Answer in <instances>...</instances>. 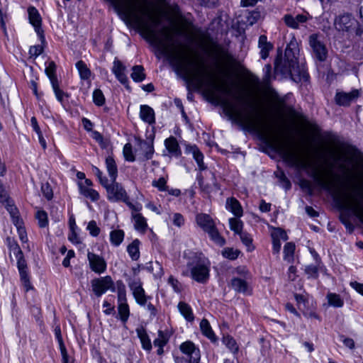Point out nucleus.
Segmentation results:
<instances>
[{
    "mask_svg": "<svg viewBox=\"0 0 363 363\" xmlns=\"http://www.w3.org/2000/svg\"><path fill=\"white\" fill-rule=\"evenodd\" d=\"M223 105L225 115L230 120L247 129L259 132L262 139L279 152L284 160L290 165L296 167H306V163L294 147L284 141L274 129L263 123L259 113L252 104L250 103V105L253 108L255 114H244L227 101H224Z\"/></svg>",
    "mask_w": 363,
    "mask_h": 363,
    "instance_id": "obj_1",
    "label": "nucleus"
},
{
    "mask_svg": "<svg viewBox=\"0 0 363 363\" xmlns=\"http://www.w3.org/2000/svg\"><path fill=\"white\" fill-rule=\"evenodd\" d=\"M186 266L193 280L200 284H206L208 281L211 262L202 254H195L194 259L188 262Z\"/></svg>",
    "mask_w": 363,
    "mask_h": 363,
    "instance_id": "obj_2",
    "label": "nucleus"
},
{
    "mask_svg": "<svg viewBox=\"0 0 363 363\" xmlns=\"http://www.w3.org/2000/svg\"><path fill=\"white\" fill-rule=\"evenodd\" d=\"M274 69L276 72H279L284 76L289 75L291 79L296 82L301 81L306 82L308 80L309 75L303 67L298 65V62L294 65L282 64L281 55H278L274 61Z\"/></svg>",
    "mask_w": 363,
    "mask_h": 363,
    "instance_id": "obj_3",
    "label": "nucleus"
},
{
    "mask_svg": "<svg viewBox=\"0 0 363 363\" xmlns=\"http://www.w3.org/2000/svg\"><path fill=\"white\" fill-rule=\"evenodd\" d=\"M91 288L96 297L101 296L108 290L112 292L116 291L114 281L111 276H106L99 278H95L91 280Z\"/></svg>",
    "mask_w": 363,
    "mask_h": 363,
    "instance_id": "obj_4",
    "label": "nucleus"
},
{
    "mask_svg": "<svg viewBox=\"0 0 363 363\" xmlns=\"http://www.w3.org/2000/svg\"><path fill=\"white\" fill-rule=\"evenodd\" d=\"M104 187L106 189L107 198L110 201H122L126 202V200H128V196L125 190L121 184L116 182V180L111 182V184H108V182L107 185L104 186Z\"/></svg>",
    "mask_w": 363,
    "mask_h": 363,
    "instance_id": "obj_5",
    "label": "nucleus"
},
{
    "mask_svg": "<svg viewBox=\"0 0 363 363\" xmlns=\"http://www.w3.org/2000/svg\"><path fill=\"white\" fill-rule=\"evenodd\" d=\"M357 25L358 21L351 13L341 14L335 19V28L339 31L352 33Z\"/></svg>",
    "mask_w": 363,
    "mask_h": 363,
    "instance_id": "obj_6",
    "label": "nucleus"
},
{
    "mask_svg": "<svg viewBox=\"0 0 363 363\" xmlns=\"http://www.w3.org/2000/svg\"><path fill=\"white\" fill-rule=\"evenodd\" d=\"M322 36L318 34H312L309 36V45L315 58L323 62L327 57L328 50L324 44Z\"/></svg>",
    "mask_w": 363,
    "mask_h": 363,
    "instance_id": "obj_7",
    "label": "nucleus"
},
{
    "mask_svg": "<svg viewBox=\"0 0 363 363\" xmlns=\"http://www.w3.org/2000/svg\"><path fill=\"white\" fill-rule=\"evenodd\" d=\"M127 281L136 303L141 306H145L150 297L146 296L140 279L129 278Z\"/></svg>",
    "mask_w": 363,
    "mask_h": 363,
    "instance_id": "obj_8",
    "label": "nucleus"
},
{
    "mask_svg": "<svg viewBox=\"0 0 363 363\" xmlns=\"http://www.w3.org/2000/svg\"><path fill=\"white\" fill-rule=\"evenodd\" d=\"M340 200L344 208L352 211L363 222V206L356 197L342 194L340 196Z\"/></svg>",
    "mask_w": 363,
    "mask_h": 363,
    "instance_id": "obj_9",
    "label": "nucleus"
},
{
    "mask_svg": "<svg viewBox=\"0 0 363 363\" xmlns=\"http://www.w3.org/2000/svg\"><path fill=\"white\" fill-rule=\"evenodd\" d=\"M29 23L34 27L35 31L40 38L41 43H45V38L44 31L42 28V18L38 11L34 6H29L28 9Z\"/></svg>",
    "mask_w": 363,
    "mask_h": 363,
    "instance_id": "obj_10",
    "label": "nucleus"
},
{
    "mask_svg": "<svg viewBox=\"0 0 363 363\" xmlns=\"http://www.w3.org/2000/svg\"><path fill=\"white\" fill-rule=\"evenodd\" d=\"M359 89H353L350 92L337 91L335 96V101L339 106H348L355 101L360 96Z\"/></svg>",
    "mask_w": 363,
    "mask_h": 363,
    "instance_id": "obj_11",
    "label": "nucleus"
},
{
    "mask_svg": "<svg viewBox=\"0 0 363 363\" xmlns=\"http://www.w3.org/2000/svg\"><path fill=\"white\" fill-rule=\"evenodd\" d=\"M17 259V267L19 272L21 280L26 289V291L31 289L33 287L30 281V277L28 273L27 262L24 258L23 253L16 257Z\"/></svg>",
    "mask_w": 363,
    "mask_h": 363,
    "instance_id": "obj_12",
    "label": "nucleus"
},
{
    "mask_svg": "<svg viewBox=\"0 0 363 363\" xmlns=\"http://www.w3.org/2000/svg\"><path fill=\"white\" fill-rule=\"evenodd\" d=\"M181 352L186 355L188 361L201 360V352L199 347L191 341H186L179 346Z\"/></svg>",
    "mask_w": 363,
    "mask_h": 363,
    "instance_id": "obj_13",
    "label": "nucleus"
},
{
    "mask_svg": "<svg viewBox=\"0 0 363 363\" xmlns=\"http://www.w3.org/2000/svg\"><path fill=\"white\" fill-rule=\"evenodd\" d=\"M87 259L90 269L95 273L100 274L106 271V262L102 257L89 252Z\"/></svg>",
    "mask_w": 363,
    "mask_h": 363,
    "instance_id": "obj_14",
    "label": "nucleus"
},
{
    "mask_svg": "<svg viewBox=\"0 0 363 363\" xmlns=\"http://www.w3.org/2000/svg\"><path fill=\"white\" fill-rule=\"evenodd\" d=\"M298 44L296 41L291 40L286 46L284 52V60L282 64L291 65L293 67L296 62H298L297 55H298Z\"/></svg>",
    "mask_w": 363,
    "mask_h": 363,
    "instance_id": "obj_15",
    "label": "nucleus"
},
{
    "mask_svg": "<svg viewBox=\"0 0 363 363\" xmlns=\"http://www.w3.org/2000/svg\"><path fill=\"white\" fill-rule=\"evenodd\" d=\"M137 146L146 160H150L154 154L153 140H145L140 138L135 139Z\"/></svg>",
    "mask_w": 363,
    "mask_h": 363,
    "instance_id": "obj_16",
    "label": "nucleus"
},
{
    "mask_svg": "<svg viewBox=\"0 0 363 363\" xmlns=\"http://www.w3.org/2000/svg\"><path fill=\"white\" fill-rule=\"evenodd\" d=\"M196 224L205 232L209 231L216 225L211 216L206 213H198L196 216Z\"/></svg>",
    "mask_w": 363,
    "mask_h": 363,
    "instance_id": "obj_17",
    "label": "nucleus"
},
{
    "mask_svg": "<svg viewBox=\"0 0 363 363\" xmlns=\"http://www.w3.org/2000/svg\"><path fill=\"white\" fill-rule=\"evenodd\" d=\"M258 47L260 49L261 58L265 60L269 56V52L273 48V45L267 41V38L262 35L259 38Z\"/></svg>",
    "mask_w": 363,
    "mask_h": 363,
    "instance_id": "obj_18",
    "label": "nucleus"
},
{
    "mask_svg": "<svg viewBox=\"0 0 363 363\" xmlns=\"http://www.w3.org/2000/svg\"><path fill=\"white\" fill-rule=\"evenodd\" d=\"M140 116L143 121L150 125L155 122L154 110L147 105L140 106Z\"/></svg>",
    "mask_w": 363,
    "mask_h": 363,
    "instance_id": "obj_19",
    "label": "nucleus"
},
{
    "mask_svg": "<svg viewBox=\"0 0 363 363\" xmlns=\"http://www.w3.org/2000/svg\"><path fill=\"white\" fill-rule=\"evenodd\" d=\"M226 208L230 211L236 217L242 216V208L240 202L235 198H228L226 201Z\"/></svg>",
    "mask_w": 363,
    "mask_h": 363,
    "instance_id": "obj_20",
    "label": "nucleus"
},
{
    "mask_svg": "<svg viewBox=\"0 0 363 363\" xmlns=\"http://www.w3.org/2000/svg\"><path fill=\"white\" fill-rule=\"evenodd\" d=\"M231 287L238 293L250 294L249 286L246 281L240 278H233L230 281Z\"/></svg>",
    "mask_w": 363,
    "mask_h": 363,
    "instance_id": "obj_21",
    "label": "nucleus"
},
{
    "mask_svg": "<svg viewBox=\"0 0 363 363\" xmlns=\"http://www.w3.org/2000/svg\"><path fill=\"white\" fill-rule=\"evenodd\" d=\"M200 329L202 334L208 337L211 342H215L217 338L210 325L208 320L203 318L200 323Z\"/></svg>",
    "mask_w": 363,
    "mask_h": 363,
    "instance_id": "obj_22",
    "label": "nucleus"
},
{
    "mask_svg": "<svg viewBox=\"0 0 363 363\" xmlns=\"http://www.w3.org/2000/svg\"><path fill=\"white\" fill-rule=\"evenodd\" d=\"M106 167L110 177L111 182L116 180L118 177V168L113 157L108 156L106 158Z\"/></svg>",
    "mask_w": 363,
    "mask_h": 363,
    "instance_id": "obj_23",
    "label": "nucleus"
},
{
    "mask_svg": "<svg viewBox=\"0 0 363 363\" xmlns=\"http://www.w3.org/2000/svg\"><path fill=\"white\" fill-rule=\"evenodd\" d=\"M136 333L141 342L143 348L147 351H150L152 350V344L145 329L143 328H137Z\"/></svg>",
    "mask_w": 363,
    "mask_h": 363,
    "instance_id": "obj_24",
    "label": "nucleus"
},
{
    "mask_svg": "<svg viewBox=\"0 0 363 363\" xmlns=\"http://www.w3.org/2000/svg\"><path fill=\"white\" fill-rule=\"evenodd\" d=\"M177 307L180 313L187 321L191 322L194 320V316L191 308L189 304L185 302L180 301L178 303Z\"/></svg>",
    "mask_w": 363,
    "mask_h": 363,
    "instance_id": "obj_25",
    "label": "nucleus"
},
{
    "mask_svg": "<svg viewBox=\"0 0 363 363\" xmlns=\"http://www.w3.org/2000/svg\"><path fill=\"white\" fill-rule=\"evenodd\" d=\"M145 269L152 273L155 278H160L164 274L163 268L158 262H150L147 263Z\"/></svg>",
    "mask_w": 363,
    "mask_h": 363,
    "instance_id": "obj_26",
    "label": "nucleus"
},
{
    "mask_svg": "<svg viewBox=\"0 0 363 363\" xmlns=\"http://www.w3.org/2000/svg\"><path fill=\"white\" fill-rule=\"evenodd\" d=\"M330 156L331 158L333 159L335 162H342L340 165L339 168L342 170L346 171L350 174H351V171L347 168V167L345 164V162H350V160L346 157L345 154L344 155H337L335 152L332 151L330 152Z\"/></svg>",
    "mask_w": 363,
    "mask_h": 363,
    "instance_id": "obj_27",
    "label": "nucleus"
},
{
    "mask_svg": "<svg viewBox=\"0 0 363 363\" xmlns=\"http://www.w3.org/2000/svg\"><path fill=\"white\" fill-rule=\"evenodd\" d=\"M206 233L210 237L211 240L214 242L216 245L219 246H223L225 243V240L224 238L220 234L218 228L215 225L209 231H207Z\"/></svg>",
    "mask_w": 363,
    "mask_h": 363,
    "instance_id": "obj_28",
    "label": "nucleus"
},
{
    "mask_svg": "<svg viewBox=\"0 0 363 363\" xmlns=\"http://www.w3.org/2000/svg\"><path fill=\"white\" fill-rule=\"evenodd\" d=\"M79 188L81 194L91 199L93 201H97L99 199V193L94 189L84 186L82 183L79 184Z\"/></svg>",
    "mask_w": 363,
    "mask_h": 363,
    "instance_id": "obj_29",
    "label": "nucleus"
},
{
    "mask_svg": "<svg viewBox=\"0 0 363 363\" xmlns=\"http://www.w3.org/2000/svg\"><path fill=\"white\" fill-rule=\"evenodd\" d=\"M131 78L135 82H141L145 79L144 67L142 65H135L132 68Z\"/></svg>",
    "mask_w": 363,
    "mask_h": 363,
    "instance_id": "obj_30",
    "label": "nucleus"
},
{
    "mask_svg": "<svg viewBox=\"0 0 363 363\" xmlns=\"http://www.w3.org/2000/svg\"><path fill=\"white\" fill-rule=\"evenodd\" d=\"M139 245L140 241L135 239L128 245L127 251L133 260H138L140 257Z\"/></svg>",
    "mask_w": 363,
    "mask_h": 363,
    "instance_id": "obj_31",
    "label": "nucleus"
},
{
    "mask_svg": "<svg viewBox=\"0 0 363 363\" xmlns=\"http://www.w3.org/2000/svg\"><path fill=\"white\" fill-rule=\"evenodd\" d=\"M118 294V303H126V287L123 281L118 280L116 283Z\"/></svg>",
    "mask_w": 363,
    "mask_h": 363,
    "instance_id": "obj_32",
    "label": "nucleus"
},
{
    "mask_svg": "<svg viewBox=\"0 0 363 363\" xmlns=\"http://www.w3.org/2000/svg\"><path fill=\"white\" fill-rule=\"evenodd\" d=\"M124 239V232L122 230H114L110 233V241L114 246H119Z\"/></svg>",
    "mask_w": 363,
    "mask_h": 363,
    "instance_id": "obj_33",
    "label": "nucleus"
},
{
    "mask_svg": "<svg viewBox=\"0 0 363 363\" xmlns=\"http://www.w3.org/2000/svg\"><path fill=\"white\" fill-rule=\"evenodd\" d=\"M135 220V228L137 230L145 232L147 228L146 219L140 213L133 215Z\"/></svg>",
    "mask_w": 363,
    "mask_h": 363,
    "instance_id": "obj_34",
    "label": "nucleus"
},
{
    "mask_svg": "<svg viewBox=\"0 0 363 363\" xmlns=\"http://www.w3.org/2000/svg\"><path fill=\"white\" fill-rule=\"evenodd\" d=\"M57 66L54 61H50L48 65L45 68V74L49 78L50 83L57 82V77L56 75Z\"/></svg>",
    "mask_w": 363,
    "mask_h": 363,
    "instance_id": "obj_35",
    "label": "nucleus"
},
{
    "mask_svg": "<svg viewBox=\"0 0 363 363\" xmlns=\"http://www.w3.org/2000/svg\"><path fill=\"white\" fill-rule=\"evenodd\" d=\"M327 298L329 305L333 307L340 308L344 304V301L339 294L334 293H328L327 295Z\"/></svg>",
    "mask_w": 363,
    "mask_h": 363,
    "instance_id": "obj_36",
    "label": "nucleus"
},
{
    "mask_svg": "<svg viewBox=\"0 0 363 363\" xmlns=\"http://www.w3.org/2000/svg\"><path fill=\"white\" fill-rule=\"evenodd\" d=\"M76 67L79 71L82 79H88L91 75V72L86 65L82 60L76 63Z\"/></svg>",
    "mask_w": 363,
    "mask_h": 363,
    "instance_id": "obj_37",
    "label": "nucleus"
},
{
    "mask_svg": "<svg viewBox=\"0 0 363 363\" xmlns=\"http://www.w3.org/2000/svg\"><path fill=\"white\" fill-rule=\"evenodd\" d=\"M192 154L194 160H196L200 170H204L206 169L203 163V155L201 152L196 147L192 148Z\"/></svg>",
    "mask_w": 363,
    "mask_h": 363,
    "instance_id": "obj_38",
    "label": "nucleus"
},
{
    "mask_svg": "<svg viewBox=\"0 0 363 363\" xmlns=\"http://www.w3.org/2000/svg\"><path fill=\"white\" fill-rule=\"evenodd\" d=\"M6 241L10 254L13 253L16 257L23 254L22 250L15 240L11 238H7Z\"/></svg>",
    "mask_w": 363,
    "mask_h": 363,
    "instance_id": "obj_39",
    "label": "nucleus"
},
{
    "mask_svg": "<svg viewBox=\"0 0 363 363\" xmlns=\"http://www.w3.org/2000/svg\"><path fill=\"white\" fill-rule=\"evenodd\" d=\"M229 225L231 230L234 231L235 234H239L242 232L243 223L237 218H231L229 219Z\"/></svg>",
    "mask_w": 363,
    "mask_h": 363,
    "instance_id": "obj_40",
    "label": "nucleus"
},
{
    "mask_svg": "<svg viewBox=\"0 0 363 363\" xmlns=\"http://www.w3.org/2000/svg\"><path fill=\"white\" fill-rule=\"evenodd\" d=\"M295 251V244L293 242H287L284 247V259L289 262L293 259Z\"/></svg>",
    "mask_w": 363,
    "mask_h": 363,
    "instance_id": "obj_41",
    "label": "nucleus"
},
{
    "mask_svg": "<svg viewBox=\"0 0 363 363\" xmlns=\"http://www.w3.org/2000/svg\"><path fill=\"white\" fill-rule=\"evenodd\" d=\"M165 146L168 151L171 153H177L179 150V144L177 140L174 137H169L165 140Z\"/></svg>",
    "mask_w": 363,
    "mask_h": 363,
    "instance_id": "obj_42",
    "label": "nucleus"
},
{
    "mask_svg": "<svg viewBox=\"0 0 363 363\" xmlns=\"http://www.w3.org/2000/svg\"><path fill=\"white\" fill-rule=\"evenodd\" d=\"M240 253V251L238 250H234L233 248L230 247H225L222 251V255L227 259H229L230 260H235L236 259L239 255Z\"/></svg>",
    "mask_w": 363,
    "mask_h": 363,
    "instance_id": "obj_43",
    "label": "nucleus"
},
{
    "mask_svg": "<svg viewBox=\"0 0 363 363\" xmlns=\"http://www.w3.org/2000/svg\"><path fill=\"white\" fill-rule=\"evenodd\" d=\"M223 343L225 346L233 352L237 353L238 351V346L235 340L230 336L224 337L223 339Z\"/></svg>",
    "mask_w": 363,
    "mask_h": 363,
    "instance_id": "obj_44",
    "label": "nucleus"
},
{
    "mask_svg": "<svg viewBox=\"0 0 363 363\" xmlns=\"http://www.w3.org/2000/svg\"><path fill=\"white\" fill-rule=\"evenodd\" d=\"M118 313L123 322H126L129 317V307L127 303H118Z\"/></svg>",
    "mask_w": 363,
    "mask_h": 363,
    "instance_id": "obj_45",
    "label": "nucleus"
},
{
    "mask_svg": "<svg viewBox=\"0 0 363 363\" xmlns=\"http://www.w3.org/2000/svg\"><path fill=\"white\" fill-rule=\"evenodd\" d=\"M93 101L98 106H101L105 103V97L101 89H95L93 92Z\"/></svg>",
    "mask_w": 363,
    "mask_h": 363,
    "instance_id": "obj_46",
    "label": "nucleus"
},
{
    "mask_svg": "<svg viewBox=\"0 0 363 363\" xmlns=\"http://www.w3.org/2000/svg\"><path fill=\"white\" fill-rule=\"evenodd\" d=\"M264 72V76L262 78V82L264 85L267 88L269 86V84L271 82L272 79V66L269 64L265 65L264 67L263 68Z\"/></svg>",
    "mask_w": 363,
    "mask_h": 363,
    "instance_id": "obj_47",
    "label": "nucleus"
},
{
    "mask_svg": "<svg viewBox=\"0 0 363 363\" xmlns=\"http://www.w3.org/2000/svg\"><path fill=\"white\" fill-rule=\"evenodd\" d=\"M261 16V11L259 10V9H257L254 11L249 12V15L247 17V22L249 23V24L253 25L260 19Z\"/></svg>",
    "mask_w": 363,
    "mask_h": 363,
    "instance_id": "obj_48",
    "label": "nucleus"
},
{
    "mask_svg": "<svg viewBox=\"0 0 363 363\" xmlns=\"http://www.w3.org/2000/svg\"><path fill=\"white\" fill-rule=\"evenodd\" d=\"M123 155L125 160L128 162H134L135 158L133 153L132 145L130 143H126L123 147Z\"/></svg>",
    "mask_w": 363,
    "mask_h": 363,
    "instance_id": "obj_49",
    "label": "nucleus"
},
{
    "mask_svg": "<svg viewBox=\"0 0 363 363\" xmlns=\"http://www.w3.org/2000/svg\"><path fill=\"white\" fill-rule=\"evenodd\" d=\"M52 84V89L55 92V96L57 98V99L60 101V102H62L63 101V97L65 96H67V94L66 93H65L62 89H60V86H59V82H53V83H51Z\"/></svg>",
    "mask_w": 363,
    "mask_h": 363,
    "instance_id": "obj_50",
    "label": "nucleus"
},
{
    "mask_svg": "<svg viewBox=\"0 0 363 363\" xmlns=\"http://www.w3.org/2000/svg\"><path fill=\"white\" fill-rule=\"evenodd\" d=\"M315 180L318 183V185H320L321 187L326 190H331L333 187V185L331 182H328V180L325 179L323 177L318 174H315Z\"/></svg>",
    "mask_w": 363,
    "mask_h": 363,
    "instance_id": "obj_51",
    "label": "nucleus"
},
{
    "mask_svg": "<svg viewBox=\"0 0 363 363\" xmlns=\"http://www.w3.org/2000/svg\"><path fill=\"white\" fill-rule=\"evenodd\" d=\"M35 217L40 228H45L48 225V215L44 211H38Z\"/></svg>",
    "mask_w": 363,
    "mask_h": 363,
    "instance_id": "obj_52",
    "label": "nucleus"
},
{
    "mask_svg": "<svg viewBox=\"0 0 363 363\" xmlns=\"http://www.w3.org/2000/svg\"><path fill=\"white\" fill-rule=\"evenodd\" d=\"M295 19V17L291 14H286L284 16V23L288 27L293 29H298L299 26L296 22V20Z\"/></svg>",
    "mask_w": 363,
    "mask_h": 363,
    "instance_id": "obj_53",
    "label": "nucleus"
},
{
    "mask_svg": "<svg viewBox=\"0 0 363 363\" xmlns=\"http://www.w3.org/2000/svg\"><path fill=\"white\" fill-rule=\"evenodd\" d=\"M125 66H124L119 60L116 58L113 61V66L112 68V72L113 74H117L118 73H125Z\"/></svg>",
    "mask_w": 363,
    "mask_h": 363,
    "instance_id": "obj_54",
    "label": "nucleus"
},
{
    "mask_svg": "<svg viewBox=\"0 0 363 363\" xmlns=\"http://www.w3.org/2000/svg\"><path fill=\"white\" fill-rule=\"evenodd\" d=\"M167 342V340L165 338L164 333L162 330L158 331V337L153 341V344L155 347H164Z\"/></svg>",
    "mask_w": 363,
    "mask_h": 363,
    "instance_id": "obj_55",
    "label": "nucleus"
},
{
    "mask_svg": "<svg viewBox=\"0 0 363 363\" xmlns=\"http://www.w3.org/2000/svg\"><path fill=\"white\" fill-rule=\"evenodd\" d=\"M41 191H42L43 195L45 196V197L48 200L52 199V198L53 196V192H52V189L50 185L48 182L42 184Z\"/></svg>",
    "mask_w": 363,
    "mask_h": 363,
    "instance_id": "obj_56",
    "label": "nucleus"
},
{
    "mask_svg": "<svg viewBox=\"0 0 363 363\" xmlns=\"http://www.w3.org/2000/svg\"><path fill=\"white\" fill-rule=\"evenodd\" d=\"M87 230L91 235L96 237L100 233V228L97 226L95 220H91L87 225Z\"/></svg>",
    "mask_w": 363,
    "mask_h": 363,
    "instance_id": "obj_57",
    "label": "nucleus"
},
{
    "mask_svg": "<svg viewBox=\"0 0 363 363\" xmlns=\"http://www.w3.org/2000/svg\"><path fill=\"white\" fill-rule=\"evenodd\" d=\"M272 239H276V238H277L279 240L280 239L284 240H288V235H286V233L279 228H277L274 230V232L272 233Z\"/></svg>",
    "mask_w": 363,
    "mask_h": 363,
    "instance_id": "obj_58",
    "label": "nucleus"
},
{
    "mask_svg": "<svg viewBox=\"0 0 363 363\" xmlns=\"http://www.w3.org/2000/svg\"><path fill=\"white\" fill-rule=\"evenodd\" d=\"M93 172L98 177L101 184L104 186L107 185L108 179L106 177H103L102 172L96 167H93Z\"/></svg>",
    "mask_w": 363,
    "mask_h": 363,
    "instance_id": "obj_59",
    "label": "nucleus"
},
{
    "mask_svg": "<svg viewBox=\"0 0 363 363\" xmlns=\"http://www.w3.org/2000/svg\"><path fill=\"white\" fill-rule=\"evenodd\" d=\"M4 203H6V208L9 213H10L12 218L18 216V208L16 207L14 204L11 203L9 198L8 199V201H4Z\"/></svg>",
    "mask_w": 363,
    "mask_h": 363,
    "instance_id": "obj_60",
    "label": "nucleus"
},
{
    "mask_svg": "<svg viewBox=\"0 0 363 363\" xmlns=\"http://www.w3.org/2000/svg\"><path fill=\"white\" fill-rule=\"evenodd\" d=\"M305 272L310 277L317 278L318 276V269L315 265H308L306 267Z\"/></svg>",
    "mask_w": 363,
    "mask_h": 363,
    "instance_id": "obj_61",
    "label": "nucleus"
},
{
    "mask_svg": "<svg viewBox=\"0 0 363 363\" xmlns=\"http://www.w3.org/2000/svg\"><path fill=\"white\" fill-rule=\"evenodd\" d=\"M238 235H240L242 242L247 247H250L252 242V239L250 235L245 232H241Z\"/></svg>",
    "mask_w": 363,
    "mask_h": 363,
    "instance_id": "obj_62",
    "label": "nucleus"
},
{
    "mask_svg": "<svg viewBox=\"0 0 363 363\" xmlns=\"http://www.w3.org/2000/svg\"><path fill=\"white\" fill-rule=\"evenodd\" d=\"M168 283L172 286L175 292L179 293L181 291V284L177 279L174 278V277L170 276L169 277Z\"/></svg>",
    "mask_w": 363,
    "mask_h": 363,
    "instance_id": "obj_63",
    "label": "nucleus"
},
{
    "mask_svg": "<svg viewBox=\"0 0 363 363\" xmlns=\"http://www.w3.org/2000/svg\"><path fill=\"white\" fill-rule=\"evenodd\" d=\"M166 180L164 177H160L158 180H154L152 182V186L158 188L160 191L166 190Z\"/></svg>",
    "mask_w": 363,
    "mask_h": 363,
    "instance_id": "obj_64",
    "label": "nucleus"
}]
</instances>
